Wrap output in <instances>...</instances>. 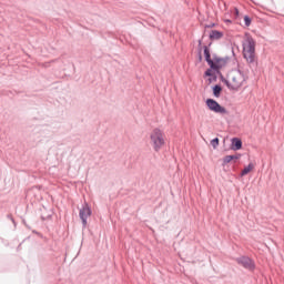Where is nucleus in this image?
<instances>
[{
    "label": "nucleus",
    "mask_w": 284,
    "mask_h": 284,
    "mask_svg": "<svg viewBox=\"0 0 284 284\" xmlns=\"http://www.w3.org/2000/svg\"><path fill=\"white\" fill-rule=\"evenodd\" d=\"M243 57L251 67L258 68V60L256 59V40H254V38H246V44L243 45Z\"/></svg>",
    "instance_id": "f257e3e1"
},
{
    "label": "nucleus",
    "mask_w": 284,
    "mask_h": 284,
    "mask_svg": "<svg viewBox=\"0 0 284 284\" xmlns=\"http://www.w3.org/2000/svg\"><path fill=\"white\" fill-rule=\"evenodd\" d=\"M210 45H212V42H210L209 45L203 47V52H204V60L207 63L209 68H211V70L216 69L217 65L221 63H229L230 57L221 58L216 53L212 54L210 52Z\"/></svg>",
    "instance_id": "f03ea898"
},
{
    "label": "nucleus",
    "mask_w": 284,
    "mask_h": 284,
    "mask_svg": "<svg viewBox=\"0 0 284 284\" xmlns=\"http://www.w3.org/2000/svg\"><path fill=\"white\" fill-rule=\"evenodd\" d=\"M151 145L154 152H161V148L165 145L164 133L161 129L155 128L150 134Z\"/></svg>",
    "instance_id": "7ed1b4c3"
},
{
    "label": "nucleus",
    "mask_w": 284,
    "mask_h": 284,
    "mask_svg": "<svg viewBox=\"0 0 284 284\" xmlns=\"http://www.w3.org/2000/svg\"><path fill=\"white\" fill-rule=\"evenodd\" d=\"M227 65V62H223L221 64H217V68L212 69V67H209V69L204 72V77H209V83H214L219 80V75L221 74V70Z\"/></svg>",
    "instance_id": "20e7f679"
},
{
    "label": "nucleus",
    "mask_w": 284,
    "mask_h": 284,
    "mask_svg": "<svg viewBox=\"0 0 284 284\" xmlns=\"http://www.w3.org/2000/svg\"><path fill=\"white\" fill-rule=\"evenodd\" d=\"M205 104L206 108H209L211 112H215V114H227V109L220 105V103L212 98L206 99Z\"/></svg>",
    "instance_id": "39448f33"
},
{
    "label": "nucleus",
    "mask_w": 284,
    "mask_h": 284,
    "mask_svg": "<svg viewBox=\"0 0 284 284\" xmlns=\"http://www.w3.org/2000/svg\"><path fill=\"white\" fill-rule=\"evenodd\" d=\"M79 216L82 221V227L83 230H85V227H88V217L92 216V209L90 207V204H88L87 202L82 204Z\"/></svg>",
    "instance_id": "423d86ee"
},
{
    "label": "nucleus",
    "mask_w": 284,
    "mask_h": 284,
    "mask_svg": "<svg viewBox=\"0 0 284 284\" xmlns=\"http://www.w3.org/2000/svg\"><path fill=\"white\" fill-rule=\"evenodd\" d=\"M236 263L242 265L244 270H248V272H254V270H256V264L254 263V260L250 258V256L237 257Z\"/></svg>",
    "instance_id": "0eeeda50"
},
{
    "label": "nucleus",
    "mask_w": 284,
    "mask_h": 284,
    "mask_svg": "<svg viewBox=\"0 0 284 284\" xmlns=\"http://www.w3.org/2000/svg\"><path fill=\"white\" fill-rule=\"evenodd\" d=\"M217 77L220 78L222 83H225V85L229 88V90H235V91L240 90L241 83H236V84L230 83V81H227V79H225V77H223V73L221 72V70H220V74H217Z\"/></svg>",
    "instance_id": "6e6552de"
},
{
    "label": "nucleus",
    "mask_w": 284,
    "mask_h": 284,
    "mask_svg": "<svg viewBox=\"0 0 284 284\" xmlns=\"http://www.w3.org/2000/svg\"><path fill=\"white\" fill-rule=\"evenodd\" d=\"M242 154L237 153L235 155H225L222 160V168H225V165H227L229 163H236V161H239V159H241Z\"/></svg>",
    "instance_id": "1a4fd4ad"
},
{
    "label": "nucleus",
    "mask_w": 284,
    "mask_h": 284,
    "mask_svg": "<svg viewBox=\"0 0 284 284\" xmlns=\"http://www.w3.org/2000/svg\"><path fill=\"white\" fill-rule=\"evenodd\" d=\"M242 149H243V140H241L240 138L231 139V150H233L234 152H237V150H242Z\"/></svg>",
    "instance_id": "9d476101"
},
{
    "label": "nucleus",
    "mask_w": 284,
    "mask_h": 284,
    "mask_svg": "<svg viewBox=\"0 0 284 284\" xmlns=\"http://www.w3.org/2000/svg\"><path fill=\"white\" fill-rule=\"evenodd\" d=\"M223 37H224V33L219 30H212L209 34V39L211 41H219L220 39H223Z\"/></svg>",
    "instance_id": "9b49d317"
},
{
    "label": "nucleus",
    "mask_w": 284,
    "mask_h": 284,
    "mask_svg": "<svg viewBox=\"0 0 284 284\" xmlns=\"http://www.w3.org/2000/svg\"><path fill=\"white\" fill-rule=\"evenodd\" d=\"M213 90V97H215V99H219L221 97V92H223V87H221V84H215L212 87Z\"/></svg>",
    "instance_id": "f8f14e48"
},
{
    "label": "nucleus",
    "mask_w": 284,
    "mask_h": 284,
    "mask_svg": "<svg viewBox=\"0 0 284 284\" xmlns=\"http://www.w3.org/2000/svg\"><path fill=\"white\" fill-rule=\"evenodd\" d=\"M253 170H254V164H253V163H248V165L245 166V168L242 170L241 176H247V174H250Z\"/></svg>",
    "instance_id": "ddd939ff"
},
{
    "label": "nucleus",
    "mask_w": 284,
    "mask_h": 284,
    "mask_svg": "<svg viewBox=\"0 0 284 284\" xmlns=\"http://www.w3.org/2000/svg\"><path fill=\"white\" fill-rule=\"evenodd\" d=\"M236 83H240V88H242L243 83H245V78L233 77L231 85H236Z\"/></svg>",
    "instance_id": "4468645a"
},
{
    "label": "nucleus",
    "mask_w": 284,
    "mask_h": 284,
    "mask_svg": "<svg viewBox=\"0 0 284 284\" xmlns=\"http://www.w3.org/2000/svg\"><path fill=\"white\" fill-rule=\"evenodd\" d=\"M244 26H246V28L252 26V18H250V16H244Z\"/></svg>",
    "instance_id": "2eb2a0df"
},
{
    "label": "nucleus",
    "mask_w": 284,
    "mask_h": 284,
    "mask_svg": "<svg viewBox=\"0 0 284 284\" xmlns=\"http://www.w3.org/2000/svg\"><path fill=\"white\" fill-rule=\"evenodd\" d=\"M219 143H220L219 138H214L213 140H211V145L213 150H216V148H219Z\"/></svg>",
    "instance_id": "dca6fc26"
},
{
    "label": "nucleus",
    "mask_w": 284,
    "mask_h": 284,
    "mask_svg": "<svg viewBox=\"0 0 284 284\" xmlns=\"http://www.w3.org/2000/svg\"><path fill=\"white\" fill-rule=\"evenodd\" d=\"M197 52H203V40H199Z\"/></svg>",
    "instance_id": "f3484780"
},
{
    "label": "nucleus",
    "mask_w": 284,
    "mask_h": 284,
    "mask_svg": "<svg viewBox=\"0 0 284 284\" xmlns=\"http://www.w3.org/2000/svg\"><path fill=\"white\" fill-rule=\"evenodd\" d=\"M237 73L240 74V79H245V73L241 69H237Z\"/></svg>",
    "instance_id": "a211bd4d"
},
{
    "label": "nucleus",
    "mask_w": 284,
    "mask_h": 284,
    "mask_svg": "<svg viewBox=\"0 0 284 284\" xmlns=\"http://www.w3.org/2000/svg\"><path fill=\"white\" fill-rule=\"evenodd\" d=\"M197 59H199V63H201L203 61L202 52H197Z\"/></svg>",
    "instance_id": "6ab92c4d"
},
{
    "label": "nucleus",
    "mask_w": 284,
    "mask_h": 284,
    "mask_svg": "<svg viewBox=\"0 0 284 284\" xmlns=\"http://www.w3.org/2000/svg\"><path fill=\"white\" fill-rule=\"evenodd\" d=\"M7 219H9L13 223V225H17V222L14 221V217H12V215H7Z\"/></svg>",
    "instance_id": "aec40b11"
},
{
    "label": "nucleus",
    "mask_w": 284,
    "mask_h": 284,
    "mask_svg": "<svg viewBox=\"0 0 284 284\" xmlns=\"http://www.w3.org/2000/svg\"><path fill=\"white\" fill-rule=\"evenodd\" d=\"M215 27H216V23L205 24V28H206V29L215 28Z\"/></svg>",
    "instance_id": "412c9836"
},
{
    "label": "nucleus",
    "mask_w": 284,
    "mask_h": 284,
    "mask_svg": "<svg viewBox=\"0 0 284 284\" xmlns=\"http://www.w3.org/2000/svg\"><path fill=\"white\" fill-rule=\"evenodd\" d=\"M234 12H235V17H239V8H235Z\"/></svg>",
    "instance_id": "4be33fe9"
},
{
    "label": "nucleus",
    "mask_w": 284,
    "mask_h": 284,
    "mask_svg": "<svg viewBox=\"0 0 284 284\" xmlns=\"http://www.w3.org/2000/svg\"><path fill=\"white\" fill-rule=\"evenodd\" d=\"M227 21V23H232V20H226Z\"/></svg>",
    "instance_id": "5701e85b"
},
{
    "label": "nucleus",
    "mask_w": 284,
    "mask_h": 284,
    "mask_svg": "<svg viewBox=\"0 0 284 284\" xmlns=\"http://www.w3.org/2000/svg\"><path fill=\"white\" fill-rule=\"evenodd\" d=\"M33 234H39V232H37V231H33Z\"/></svg>",
    "instance_id": "b1692460"
},
{
    "label": "nucleus",
    "mask_w": 284,
    "mask_h": 284,
    "mask_svg": "<svg viewBox=\"0 0 284 284\" xmlns=\"http://www.w3.org/2000/svg\"><path fill=\"white\" fill-rule=\"evenodd\" d=\"M232 54L234 55V49H232Z\"/></svg>",
    "instance_id": "393cba45"
}]
</instances>
